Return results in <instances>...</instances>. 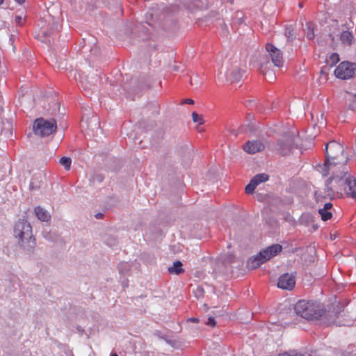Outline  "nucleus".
<instances>
[{"instance_id": "f257e3e1", "label": "nucleus", "mask_w": 356, "mask_h": 356, "mask_svg": "<svg viewBox=\"0 0 356 356\" xmlns=\"http://www.w3.org/2000/svg\"><path fill=\"white\" fill-rule=\"evenodd\" d=\"M348 154L343 147L334 140L330 141L325 146V159L323 164L316 166V170L323 177L330 178H355L348 165Z\"/></svg>"}, {"instance_id": "f03ea898", "label": "nucleus", "mask_w": 356, "mask_h": 356, "mask_svg": "<svg viewBox=\"0 0 356 356\" xmlns=\"http://www.w3.org/2000/svg\"><path fill=\"white\" fill-rule=\"evenodd\" d=\"M283 64L282 52L270 43L266 44V54H260L257 58V67L264 76L267 75L268 70L271 69L272 65L280 67Z\"/></svg>"}, {"instance_id": "7ed1b4c3", "label": "nucleus", "mask_w": 356, "mask_h": 356, "mask_svg": "<svg viewBox=\"0 0 356 356\" xmlns=\"http://www.w3.org/2000/svg\"><path fill=\"white\" fill-rule=\"evenodd\" d=\"M294 310L298 316L307 321L318 319L325 314L323 305L314 300H299L294 305Z\"/></svg>"}, {"instance_id": "20e7f679", "label": "nucleus", "mask_w": 356, "mask_h": 356, "mask_svg": "<svg viewBox=\"0 0 356 356\" xmlns=\"http://www.w3.org/2000/svg\"><path fill=\"white\" fill-rule=\"evenodd\" d=\"M14 235L19 238L20 245L27 251H32L35 246V239L33 236L32 227L24 219H19L15 225Z\"/></svg>"}, {"instance_id": "39448f33", "label": "nucleus", "mask_w": 356, "mask_h": 356, "mask_svg": "<svg viewBox=\"0 0 356 356\" xmlns=\"http://www.w3.org/2000/svg\"><path fill=\"white\" fill-rule=\"evenodd\" d=\"M282 250V245L279 244L272 245L266 249L261 250L257 255L250 258L247 266L250 269L258 268L261 264L269 260L273 257L277 255Z\"/></svg>"}, {"instance_id": "423d86ee", "label": "nucleus", "mask_w": 356, "mask_h": 356, "mask_svg": "<svg viewBox=\"0 0 356 356\" xmlns=\"http://www.w3.org/2000/svg\"><path fill=\"white\" fill-rule=\"evenodd\" d=\"M33 129L35 135L44 137L55 133L57 124L54 119L46 120L44 118H38L35 120Z\"/></svg>"}, {"instance_id": "0eeeda50", "label": "nucleus", "mask_w": 356, "mask_h": 356, "mask_svg": "<svg viewBox=\"0 0 356 356\" xmlns=\"http://www.w3.org/2000/svg\"><path fill=\"white\" fill-rule=\"evenodd\" d=\"M298 136L285 134L277 140L275 150L282 155H286L291 152L293 147L298 146Z\"/></svg>"}, {"instance_id": "6e6552de", "label": "nucleus", "mask_w": 356, "mask_h": 356, "mask_svg": "<svg viewBox=\"0 0 356 356\" xmlns=\"http://www.w3.org/2000/svg\"><path fill=\"white\" fill-rule=\"evenodd\" d=\"M335 76L341 79H348L356 75V63L342 62L334 70Z\"/></svg>"}, {"instance_id": "1a4fd4ad", "label": "nucleus", "mask_w": 356, "mask_h": 356, "mask_svg": "<svg viewBox=\"0 0 356 356\" xmlns=\"http://www.w3.org/2000/svg\"><path fill=\"white\" fill-rule=\"evenodd\" d=\"M264 144L261 140H248L243 145V149L250 154L261 152L264 151Z\"/></svg>"}, {"instance_id": "9d476101", "label": "nucleus", "mask_w": 356, "mask_h": 356, "mask_svg": "<svg viewBox=\"0 0 356 356\" xmlns=\"http://www.w3.org/2000/svg\"><path fill=\"white\" fill-rule=\"evenodd\" d=\"M296 284L295 276L292 274L285 273L282 275L277 282V286L284 290H292Z\"/></svg>"}, {"instance_id": "9b49d317", "label": "nucleus", "mask_w": 356, "mask_h": 356, "mask_svg": "<svg viewBox=\"0 0 356 356\" xmlns=\"http://www.w3.org/2000/svg\"><path fill=\"white\" fill-rule=\"evenodd\" d=\"M34 213L37 218L42 222H49L51 220L50 213L40 206L34 208Z\"/></svg>"}, {"instance_id": "f8f14e48", "label": "nucleus", "mask_w": 356, "mask_h": 356, "mask_svg": "<svg viewBox=\"0 0 356 356\" xmlns=\"http://www.w3.org/2000/svg\"><path fill=\"white\" fill-rule=\"evenodd\" d=\"M347 188L345 189L348 195L356 198V179H346Z\"/></svg>"}, {"instance_id": "ddd939ff", "label": "nucleus", "mask_w": 356, "mask_h": 356, "mask_svg": "<svg viewBox=\"0 0 356 356\" xmlns=\"http://www.w3.org/2000/svg\"><path fill=\"white\" fill-rule=\"evenodd\" d=\"M267 180L268 179H250V183L245 186V193L247 194H253L257 186Z\"/></svg>"}, {"instance_id": "4468645a", "label": "nucleus", "mask_w": 356, "mask_h": 356, "mask_svg": "<svg viewBox=\"0 0 356 356\" xmlns=\"http://www.w3.org/2000/svg\"><path fill=\"white\" fill-rule=\"evenodd\" d=\"M353 38L352 33L348 31H343L340 35V40L345 45H351Z\"/></svg>"}, {"instance_id": "2eb2a0df", "label": "nucleus", "mask_w": 356, "mask_h": 356, "mask_svg": "<svg viewBox=\"0 0 356 356\" xmlns=\"http://www.w3.org/2000/svg\"><path fill=\"white\" fill-rule=\"evenodd\" d=\"M182 268V263L180 261H175L173 262L172 266L168 268V272L173 275H179L184 273Z\"/></svg>"}, {"instance_id": "dca6fc26", "label": "nucleus", "mask_w": 356, "mask_h": 356, "mask_svg": "<svg viewBox=\"0 0 356 356\" xmlns=\"http://www.w3.org/2000/svg\"><path fill=\"white\" fill-rule=\"evenodd\" d=\"M243 76V72L241 69L236 67L233 69L228 75L229 79L232 82H238Z\"/></svg>"}, {"instance_id": "f3484780", "label": "nucleus", "mask_w": 356, "mask_h": 356, "mask_svg": "<svg viewBox=\"0 0 356 356\" xmlns=\"http://www.w3.org/2000/svg\"><path fill=\"white\" fill-rule=\"evenodd\" d=\"M59 163L63 166L66 170H69L72 164V159L70 157L63 156L60 159Z\"/></svg>"}, {"instance_id": "a211bd4d", "label": "nucleus", "mask_w": 356, "mask_h": 356, "mask_svg": "<svg viewBox=\"0 0 356 356\" xmlns=\"http://www.w3.org/2000/svg\"><path fill=\"white\" fill-rule=\"evenodd\" d=\"M318 213L320 214L321 219L323 221L330 220L332 216V214L330 211L323 210L321 209L318 210Z\"/></svg>"}, {"instance_id": "6ab92c4d", "label": "nucleus", "mask_w": 356, "mask_h": 356, "mask_svg": "<svg viewBox=\"0 0 356 356\" xmlns=\"http://www.w3.org/2000/svg\"><path fill=\"white\" fill-rule=\"evenodd\" d=\"M307 30H306V36L308 40H312L314 38V33L313 31L312 24L311 22H308L306 24Z\"/></svg>"}, {"instance_id": "aec40b11", "label": "nucleus", "mask_w": 356, "mask_h": 356, "mask_svg": "<svg viewBox=\"0 0 356 356\" xmlns=\"http://www.w3.org/2000/svg\"><path fill=\"white\" fill-rule=\"evenodd\" d=\"M279 356H313L311 354L304 353L302 354L296 350H291L289 352L280 354Z\"/></svg>"}, {"instance_id": "412c9836", "label": "nucleus", "mask_w": 356, "mask_h": 356, "mask_svg": "<svg viewBox=\"0 0 356 356\" xmlns=\"http://www.w3.org/2000/svg\"><path fill=\"white\" fill-rule=\"evenodd\" d=\"M331 181L332 179H327L325 183V195L326 196H332L333 195V191L331 187Z\"/></svg>"}, {"instance_id": "4be33fe9", "label": "nucleus", "mask_w": 356, "mask_h": 356, "mask_svg": "<svg viewBox=\"0 0 356 356\" xmlns=\"http://www.w3.org/2000/svg\"><path fill=\"white\" fill-rule=\"evenodd\" d=\"M42 234L43 238L48 241H54L55 239L54 235L53 234H51L50 231H49L47 229H43Z\"/></svg>"}, {"instance_id": "5701e85b", "label": "nucleus", "mask_w": 356, "mask_h": 356, "mask_svg": "<svg viewBox=\"0 0 356 356\" xmlns=\"http://www.w3.org/2000/svg\"><path fill=\"white\" fill-rule=\"evenodd\" d=\"M234 259V257L232 254H227L225 255L224 257L222 258V261L225 266H227L229 264H232Z\"/></svg>"}, {"instance_id": "b1692460", "label": "nucleus", "mask_w": 356, "mask_h": 356, "mask_svg": "<svg viewBox=\"0 0 356 356\" xmlns=\"http://www.w3.org/2000/svg\"><path fill=\"white\" fill-rule=\"evenodd\" d=\"M192 118L194 122L198 123L199 124H202L204 123L202 116L195 112L192 113Z\"/></svg>"}, {"instance_id": "393cba45", "label": "nucleus", "mask_w": 356, "mask_h": 356, "mask_svg": "<svg viewBox=\"0 0 356 356\" xmlns=\"http://www.w3.org/2000/svg\"><path fill=\"white\" fill-rule=\"evenodd\" d=\"M339 61V56L337 53H333L330 56L329 62L332 65H335Z\"/></svg>"}, {"instance_id": "a878e982", "label": "nucleus", "mask_w": 356, "mask_h": 356, "mask_svg": "<svg viewBox=\"0 0 356 356\" xmlns=\"http://www.w3.org/2000/svg\"><path fill=\"white\" fill-rule=\"evenodd\" d=\"M24 21H25V18L22 16L17 15L15 17V22L16 24H17L19 26H22L24 23Z\"/></svg>"}, {"instance_id": "bb28decb", "label": "nucleus", "mask_w": 356, "mask_h": 356, "mask_svg": "<svg viewBox=\"0 0 356 356\" xmlns=\"http://www.w3.org/2000/svg\"><path fill=\"white\" fill-rule=\"evenodd\" d=\"M349 108L352 110L356 111V95L352 97L351 102L349 104Z\"/></svg>"}, {"instance_id": "cd10ccee", "label": "nucleus", "mask_w": 356, "mask_h": 356, "mask_svg": "<svg viewBox=\"0 0 356 356\" xmlns=\"http://www.w3.org/2000/svg\"><path fill=\"white\" fill-rule=\"evenodd\" d=\"M280 202L281 200L279 197H275L274 199H272L269 204L272 206L277 207Z\"/></svg>"}, {"instance_id": "c85d7f7f", "label": "nucleus", "mask_w": 356, "mask_h": 356, "mask_svg": "<svg viewBox=\"0 0 356 356\" xmlns=\"http://www.w3.org/2000/svg\"><path fill=\"white\" fill-rule=\"evenodd\" d=\"M207 325H209V326H211V327H213V326H215V325H216V321H215L214 318H213V317H209V318L207 319Z\"/></svg>"}, {"instance_id": "c756f323", "label": "nucleus", "mask_w": 356, "mask_h": 356, "mask_svg": "<svg viewBox=\"0 0 356 356\" xmlns=\"http://www.w3.org/2000/svg\"><path fill=\"white\" fill-rule=\"evenodd\" d=\"M29 187L30 191H33L38 188V186L37 185H35V183L32 181H29Z\"/></svg>"}, {"instance_id": "7c9ffc66", "label": "nucleus", "mask_w": 356, "mask_h": 356, "mask_svg": "<svg viewBox=\"0 0 356 356\" xmlns=\"http://www.w3.org/2000/svg\"><path fill=\"white\" fill-rule=\"evenodd\" d=\"M253 178H269V176L264 173H259L253 177Z\"/></svg>"}, {"instance_id": "2f4dec72", "label": "nucleus", "mask_w": 356, "mask_h": 356, "mask_svg": "<svg viewBox=\"0 0 356 356\" xmlns=\"http://www.w3.org/2000/svg\"><path fill=\"white\" fill-rule=\"evenodd\" d=\"M332 207V204L327 202L324 204L323 208L321 209L329 211Z\"/></svg>"}, {"instance_id": "473e14b6", "label": "nucleus", "mask_w": 356, "mask_h": 356, "mask_svg": "<svg viewBox=\"0 0 356 356\" xmlns=\"http://www.w3.org/2000/svg\"><path fill=\"white\" fill-rule=\"evenodd\" d=\"M181 104H193L194 101L192 99H185L183 100Z\"/></svg>"}, {"instance_id": "72a5a7b5", "label": "nucleus", "mask_w": 356, "mask_h": 356, "mask_svg": "<svg viewBox=\"0 0 356 356\" xmlns=\"http://www.w3.org/2000/svg\"><path fill=\"white\" fill-rule=\"evenodd\" d=\"M191 86L195 85L196 86H198L199 82H198L197 78L196 77L195 79H191Z\"/></svg>"}, {"instance_id": "f704fd0d", "label": "nucleus", "mask_w": 356, "mask_h": 356, "mask_svg": "<svg viewBox=\"0 0 356 356\" xmlns=\"http://www.w3.org/2000/svg\"><path fill=\"white\" fill-rule=\"evenodd\" d=\"M341 356H356V353H350V352H343V353H342Z\"/></svg>"}, {"instance_id": "c9c22d12", "label": "nucleus", "mask_w": 356, "mask_h": 356, "mask_svg": "<svg viewBox=\"0 0 356 356\" xmlns=\"http://www.w3.org/2000/svg\"><path fill=\"white\" fill-rule=\"evenodd\" d=\"M292 31H293V30H289V29H287V30L286 31V33H285L286 35L288 38H290L291 36H293Z\"/></svg>"}, {"instance_id": "e433bc0d", "label": "nucleus", "mask_w": 356, "mask_h": 356, "mask_svg": "<svg viewBox=\"0 0 356 356\" xmlns=\"http://www.w3.org/2000/svg\"><path fill=\"white\" fill-rule=\"evenodd\" d=\"M103 217V213H98L95 215V218L97 219H101Z\"/></svg>"}, {"instance_id": "4c0bfd02", "label": "nucleus", "mask_w": 356, "mask_h": 356, "mask_svg": "<svg viewBox=\"0 0 356 356\" xmlns=\"http://www.w3.org/2000/svg\"><path fill=\"white\" fill-rule=\"evenodd\" d=\"M126 265H127L126 264H122L119 266V271H120V273H122V266H126Z\"/></svg>"}, {"instance_id": "58836bf2", "label": "nucleus", "mask_w": 356, "mask_h": 356, "mask_svg": "<svg viewBox=\"0 0 356 356\" xmlns=\"http://www.w3.org/2000/svg\"><path fill=\"white\" fill-rule=\"evenodd\" d=\"M17 3H18L19 4H21V3H23L25 0H15Z\"/></svg>"}, {"instance_id": "ea45409f", "label": "nucleus", "mask_w": 356, "mask_h": 356, "mask_svg": "<svg viewBox=\"0 0 356 356\" xmlns=\"http://www.w3.org/2000/svg\"><path fill=\"white\" fill-rule=\"evenodd\" d=\"M268 75H269V76H270V80H273L275 79V76L272 73H269Z\"/></svg>"}, {"instance_id": "a19ab883", "label": "nucleus", "mask_w": 356, "mask_h": 356, "mask_svg": "<svg viewBox=\"0 0 356 356\" xmlns=\"http://www.w3.org/2000/svg\"><path fill=\"white\" fill-rule=\"evenodd\" d=\"M315 195H316V199L318 198V197L320 196V195L318 193V192H316Z\"/></svg>"}, {"instance_id": "79ce46f5", "label": "nucleus", "mask_w": 356, "mask_h": 356, "mask_svg": "<svg viewBox=\"0 0 356 356\" xmlns=\"http://www.w3.org/2000/svg\"><path fill=\"white\" fill-rule=\"evenodd\" d=\"M228 1L230 2L231 4L233 3L234 0H228Z\"/></svg>"}, {"instance_id": "37998d69", "label": "nucleus", "mask_w": 356, "mask_h": 356, "mask_svg": "<svg viewBox=\"0 0 356 356\" xmlns=\"http://www.w3.org/2000/svg\"><path fill=\"white\" fill-rule=\"evenodd\" d=\"M4 0H0V5L3 3Z\"/></svg>"}, {"instance_id": "c03bdc74", "label": "nucleus", "mask_w": 356, "mask_h": 356, "mask_svg": "<svg viewBox=\"0 0 356 356\" xmlns=\"http://www.w3.org/2000/svg\"><path fill=\"white\" fill-rule=\"evenodd\" d=\"M111 356H118L116 353L111 355Z\"/></svg>"}]
</instances>
